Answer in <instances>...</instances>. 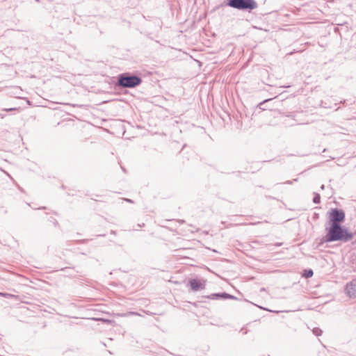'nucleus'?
Wrapping results in <instances>:
<instances>
[{
	"mask_svg": "<svg viewBox=\"0 0 356 356\" xmlns=\"http://www.w3.org/2000/svg\"><path fill=\"white\" fill-rule=\"evenodd\" d=\"M327 225H342L345 221L346 214L343 209L332 208L327 213Z\"/></svg>",
	"mask_w": 356,
	"mask_h": 356,
	"instance_id": "nucleus-4",
	"label": "nucleus"
},
{
	"mask_svg": "<svg viewBox=\"0 0 356 356\" xmlns=\"http://www.w3.org/2000/svg\"><path fill=\"white\" fill-rule=\"evenodd\" d=\"M126 201L129 202H133L130 199H126Z\"/></svg>",
	"mask_w": 356,
	"mask_h": 356,
	"instance_id": "nucleus-15",
	"label": "nucleus"
},
{
	"mask_svg": "<svg viewBox=\"0 0 356 356\" xmlns=\"http://www.w3.org/2000/svg\"><path fill=\"white\" fill-rule=\"evenodd\" d=\"M314 272L312 269H306L304 270L303 275L306 278H309L313 276Z\"/></svg>",
	"mask_w": 356,
	"mask_h": 356,
	"instance_id": "nucleus-8",
	"label": "nucleus"
},
{
	"mask_svg": "<svg viewBox=\"0 0 356 356\" xmlns=\"http://www.w3.org/2000/svg\"><path fill=\"white\" fill-rule=\"evenodd\" d=\"M346 290L347 295L350 298H356V280H353L351 282L347 283Z\"/></svg>",
	"mask_w": 356,
	"mask_h": 356,
	"instance_id": "nucleus-6",
	"label": "nucleus"
},
{
	"mask_svg": "<svg viewBox=\"0 0 356 356\" xmlns=\"http://www.w3.org/2000/svg\"><path fill=\"white\" fill-rule=\"evenodd\" d=\"M321 188L322 190H323V189L325 188V186L323 184V185L321 186Z\"/></svg>",
	"mask_w": 356,
	"mask_h": 356,
	"instance_id": "nucleus-17",
	"label": "nucleus"
},
{
	"mask_svg": "<svg viewBox=\"0 0 356 356\" xmlns=\"http://www.w3.org/2000/svg\"><path fill=\"white\" fill-rule=\"evenodd\" d=\"M142 78L129 72L120 74L118 76L116 86L120 88H134L142 83Z\"/></svg>",
	"mask_w": 356,
	"mask_h": 356,
	"instance_id": "nucleus-2",
	"label": "nucleus"
},
{
	"mask_svg": "<svg viewBox=\"0 0 356 356\" xmlns=\"http://www.w3.org/2000/svg\"><path fill=\"white\" fill-rule=\"evenodd\" d=\"M205 280L200 281L197 279H191L188 280V285L190 286L193 291H197L205 289Z\"/></svg>",
	"mask_w": 356,
	"mask_h": 356,
	"instance_id": "nucleus-5",
	"label": "nucleus"
},
{
	"mask_svg": "<svg viewBox=\"0 0 356 356\" xmlns=\"http://www.w3.org/2000/svg\"><path fill=\"white\" fill-rule=\"evenodd\" d=\"M325 234L320 239L318 246L325 243L339 241L347 243L351 241L354 234L350 232L348 227L342 225H325Z\"/></svg>",
	"mask_w": 356,
	"mask_h": 356,
	"instance_id": "nucleus-1",
	"label": "nucleus"
},
{
	"mask_svg": "<svg viewBox=\"0 0 356 356\" xmlns=\"http://www.w3.org/2000/svg\"><path fill=\"white\" fill-rule=\"evenodd\" d=\"M0 296H2L3 297H7V296H8L10 295L8 294V293H3L0 292Z\"/></svg>",
	"mask_w": 356,
	"mask_h": 356,
	"instance_id": "nucleus-13",
	"label": "nucleus"
},
{
	"mask_svg": "<svg viewBox=\"0 0 356 356\" xmlns=\"http://www.w3.org/2000/svg\"><path fill=\"white\" fill-rule=\"evenodd\" d=\"M266 101H267V100H265V101H264L263 102H261V103H260V105H261V104H264Z\"/></svg>",
	"mask_w": 356,
	"mask_h": 356,
	"instance_id": "nucleus-18",
	"label": "nucleus"
},
{
	"mask_svg": "<svg viewBox=\"0 0 356 356\" xmlns=\"http://www.w3.org/2000/svg\"><path fill=\"white\" fill-rule=\"evenodd\" d=\"M4 117H5V115L0 114V118H3Z\"/></svg>",
	"mask_w": 356,
	"mask_h": 356,
	"instance_id": "nucleus-16",
	"label": "nucleus"
},
{
	"mask_svg": "<svg viewBox=\"0 0 356 356\" xmlns=\"http://www.w3.org/2000/svg\"><path fill=\"white\" fill-rule=\"evenodd\" d=\"M226 6L239 10H252L258 4L254 0H227Z\"/></svg>",
	"mask_w": 356,
	"mask_h": 356,
	"instance_id": "nucleus-3",
	"label": "nucleus"
},
{
	"mask_svg": "<svg viewBox=\"0 0 356 356\" xmlns=\"http://www.w3.org/2000/svg\"><path fill=\"white\" fill-rule=\"evenodd\" d=\"M293 183V181H286L284 184H291Z\"/></svg>",
	"mask_w": 356,
	"mask_h": 356,
	"instance_id": "nucleus-14",
	"label": "nucleus"
},
{
	"mask_svg": "<svg viewBox=\"0 0 356 356\" xmlns=\"http://www.w3.org/2000/svg\"><path fill=\"white\" fill-rule=\"evenodd\" d=\"M19 108H3V111H6V112H9V111H16V110H18Z\"/></svg>",
	"mask_w": 356,
	"mask_h": 356,
	"instance_id": "nucleus-12",
	"label": "nucleus"
},
{
	"mask_svg": "<svg viewBox=\"0 0 356 356\" xmlns=\"http://www.w3.org/2000/svg\"><path fill=\"white\" fill-rule=\"evenodd\" d=\"M224 292L222 293H212L209 296H207V298L212 300H224Z\"/></svg>",
	"mask_w": 356,
	"mask_h": 356,
	"instance_id": "nucleus-7",
	"label": "nucleus"
},
{
	"mask_svg": "<svg viewBox=\"0 0 356 356\" xmlns=\"http://www.w3.org/2000/svg\"><path fill=\"white\" fill-rule=\"evenodd\" d=\"M313 334L317 337L321 336L322 334V330L319 327H315L312 330Z\"/></svg>",
	"mask_w": 356,
	"mask_h": 356,
	"instance_id": "nucleus-10",
	"label": "nucleus"
},
{
	"mask_svg": "<svg viewBox=\"0 0 356 356\" xmlns=\"http://www.w3.org/2000/svg\"><path fill=\"white\" fill-rule=\"evenodd\" d=\"M313 202L314 204H319L321 202V196L318 193H314Z\"/></svg>",
	"mask_w": 356,
	"mask_h": 356,
	"instance_id": "nucleus-9",
	"label": "nucleus"
},
{
	"mask_svg": "<svg viewBox=\"0 0 356 356\" xmlns=\"http://www.w3.org/2000/svg\"><path fill=\"white\" fill-rule=\"evenodd\" d=\"M224 300L226 299H236V298L229 293H227L226 292H224Z\"/></svg>",
	"mask_w": 356,
	"mask_h": 356,
	"instance_id": "nucleus-11",
	"label": "nucleus"
}]
</instances>
